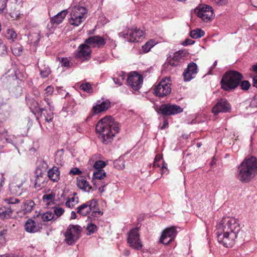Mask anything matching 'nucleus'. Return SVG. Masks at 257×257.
Here are the masks:
<instances>
[{"instance_id": "1", "label": "nucleus", "mask_w": 257, "mask_h": 257, "mask_svg": "<svg viewBox=\"0 0 257 257\" xmlns=\"http://www.w3.org/2000/svg\"><path fill=\"white\" fill-rule=\"evenodd\" d=\"M95 130L98 138L104 145L110 144L115 135L119 132L118 124L111 116H105L99 120L96 124Z\"/></svg>"}, {"instance_id": "2", "label": "nucleus", "mask_w": 257, "mask_h": 257, "mask_svg": "<svg viewBox=\"0 0 257 257\" xmlns=\"http://www.w3.org/2000/svg\"><path fill=\"white\" fill-rule=\"evenodd\" d=\"M257 173V159L251 156L246 158L238 166L235 177L242 183L249 182Z\"/></svg>"}, {"instance_id": "3", "label": "nucleus", "mask_w": 257, "mask_h": 257, "mask_svg": "<svg viewBox=\"0 0 257 257\" xmlns=\"http://www.w3.org/2000/svg\"><path fill=\"white\" fill-rule=\"evenodd\" d=\"M5 76L8 81L10 82L13 81L14 84H16V85L10 88V93L11 95L15 97L21 96L23 91L22 78H25L24 73L20 72L17 65L14 64L7 71Z\"/></svg>"}, {"instance_id": "4", "label": "nucleus", "mask_w": 257, "mask_h": 257, "mask_svg": "<svg viewBox=\"0 0 257 257\" xmlns=\"http://www.w3.org/2000/svg\"><path fill=\"white\" fill-rule=\"evenodd\" d=\"M243 78L242 74L234 70H229L223 75L221 80V88L225 91H230L236 88Z\"/></svg>"}, {"instance_id": "5", "label": "nucleus", "mask_w": 257, "mask_h": 257, "mask_svg": "<svg viewBox=\"0 0 257 257\" xmlns=\"http://www.w3.org/2000/svg\"><path fill=\"white\" fill-rule=\"evenodd\" d=\"M87 13V11L85 7L80 6L74 7L71 10L70 17L69 19V24L78 26L85 19Z\"/></svg>"}, {"instance_id": "6", "label": "nucleus", "mask_w": 257, "mask_h": 257, "mask_svg": "<svg viewBox=\"0 0 257 257\" xmlns=\"http://www.w3.org/2000/svg\"><path fill=\"white\" fill-rule=\"evenodd\" d=\"M218 232L229 231L237 236L240 231L238 223L234 218H225L216 226Z\"/></svg>"}, {"instance_id": "7", "label": "nucleus", "mask_w": 257, "mask_h": 257, "mask_svg": "<svg viewBox=\"0 0 257 257\" xmlns=\"http://www.w3.org/2000/svg\"><path fill=\"white\" fill-rule=\"evenodd\" d=\"M81 229L78 225H69L65 234L66 242L73 245L77 242L81 236Z\"/></svg>"}, {"instance_id": "8", "label": "nucleus", "mask_w": 257, "mask_h": 257, "mask_svg": "<svg viewBox=\"0 0 257 257\" xmlns=\"http://www.w3.org/2000/svg\"><path fill=\"white\" fill-rule=\"evenodd\" d=\"M170 79L163 78L154 88V94L158 97H163L169 94L171 91Z\"/></svg>"}, {"instance_id": "9", "label": "nucleus", "mask_w": 257, "mask_h": 257, "mask_svg": "<svg viewBox=\"0 0 257 257\" xmlns=\"http://www.w3.org/2000/svg\"><path fill=\"white\" fill-rule=\"evenodd\" d=\"M194 13L204 22H209L213 18L212 8L206 5H200L194 9Z\"/></svg>"}, {"instance_id": "10", "label": "nucleus", "mask_w": 257, "mask_h": 257, "mask_svg": "<svg viewBox=\"0 0 257 257\" xmlns=\"http://www.w3.org/2000/svg\"><path fill=\"white\" fill-rule=\"evenodd\" d=\"M127 241L131 248L136 250L142 248L143 245L140 239L138 228H134L130 230L128 233Z\"/></svg>"}, {"instance_id": "11", "label": "nucleus", "mask_w": 257, "mask_h": 257, "mask_svg": "<svg viewBox=\"0 0 257 257\" xmlns=\"http://www.w3.org/2000/svg\"><path fill=\"white\" fill-rule=\"evenodd\" d=\"M217 231V240L226 247H231L234 243L235 239L237 236L233 233L229 231H221L219 233Z\"/></svg>"}, {"instance_id": "12", "label": "nucleus", "mask_w": 257, "mask_h": 257, "mask_svg": "<svg viewBox=\"0 0 257 257\" xmlns=\"http://www.w3.org/2000/svg\"><path fill=\"white\" fill-rule=\"evenodd\" d=\"M183 109L181 106L175 104L167 103L162 104L158 111L159 113L163 115H173L183 112Z\"/></svg>"}, {"instance_id": "13", "label": "nucleus", "mask_w": 257, "mask_h": 257, "mask_svg": "<svg viewBox=\"0 0 257 257\" xmlns=\"http://www.w3.org/2000/svg\"><path fill=\"white\" fill-rule=\"evenodd\" d=\"M143 31L135 28V30L128 29L127 32H122L119 36L126 39L127 42H138L144 38Z\"/></svg>"}, {"instance_id": "14", "label": "nucleus", "mask_w": 257, "mask_h": 257, "mask_svg": "<svg viewBox=\"0 0 257 257\" xmlns=\"http://www.w3.org/2000/svg\"><path fill=\"white\" fill-rule=\"evenodd\" d=\"M27 105L29 107L31 111L35 115L42 114L44 110L47 111L46 107H41L42 102H37L29 94H27L25 97Z\"/></svg>"}, {"instance_id": "15", "label": "nucleus", "mask_w": 257, "mask_h": 257, "mask_svg": "<svg viewBox=\"0 0 257 257\" xmlns=\"http://www.w3.org/2000/svg\"><path fill=\"white\" fill-rule=\"evenodd\" d=\"M143 82L142 76L136 72H132L128 75L127 82L134 90H139L141 87Z\"/></svg>"}, {"instance_id": "16", "label": "nucleus", "mask_w": 257, "mask_h": 257, "mask_svg": "<svg viewBox=\"0 0 257 257\" xmlns=\"http://www.w3.org/2000/svg\"><path fill=\"white\" fill-rule=\"evenodd\" d=\"M177 233L175 226H170L165 229L162 232L160 241L164 244H168L172 242L175 238Z\"/></svg>"}, {"instance_id": "17", "label": "nucleus", "mask_w": 257, "mask_h": 257, "mask_svg": "<svg viewBox=\"0 0 257 257\" xmlns=\"http://www.w3.org/2000/svg\"><path fill=\"white\" fill-rule=\"evenodd\" d=\"M110 107V102L108 99L102 98L97 100L92 108V112L93 115H96L99 113L107 110Z\"/></svg>"}, {"instance_id": "18", "label": "nucleus", "mask_w": 257, "mask_h": 257, "mask_svg": "<svg viewBox=\"0 0 257 257\" xmlns=\"http://www.w3.org/2000/svg\"><path fill=\"white\" fill-rule=\"evenodd\" d=\"M231 110V105L225 98L219 99L212 108V112L216 115L220 112L226 113Z\"/></svg>"}, {"instance_id": "19", "label": "nucleus", "mask_w": 257, "mask_h": 257, "mask_svg": "<svg viewBox=\"0 0 257 257\" xmlns=\"http://www.w3.org/2000/svg\"><path fill=\"white\" fill-rule=\"evenodd\" d=\"M185 53L183 50H179L174 53L173 56L167 58L168 63L171 66H180L185 60Z\"/></svg>"}, {"instance_id": "20", "label": "nucleus", "mask_w": 257, "mask_h": 257, "mask_svg": "<svg viewBox=\"0 0 257 257\" xmlns=\"http://www.w3.org/2000/svg\"><path fill=\"white\" fill-rule=\"evenodd\" d=\"M106 43V39L98 35L90 36L85 41V43L87 45L99 48L103 47Z\"/></svg>"}, {"instance_id": "21", "label": "nucleus", "mask_w": 257, "mask_h": 257, "mask_svg": "<svg viewBox=\"0 0 257 257\" xmlns=\"http://www.w3.org/2000/svg\"><path fill=\"white\" fill-rule=\"evenodd\" d=\"M197 73V66L194 62L188 64L187 68L183 74L184 80L185 81H189L194 78Z\"/></svg>"}, {"instance_id": "22", "label": "nucleus", "mask_w": 257, "mask_h": 257, "mask_svg": "<svg viewBox=\"0 0 257 257\" xmlns=\"http://www.w3.org/2000/svg\"><path fill=\"white\" fill-rule=\"evenodd\" d=\"M91 50L88 45L81 44L78 47V51L76 54L77 58H83L85 60H88L91 57Z\"/></svg>"}, {"instance_id": "23", "label": "nucleus", "mask_w": 257, "mask_h": 257, "mask_svg": "<svg viewBox=\"0 0 257 257\" xmlns=\"http://www.w3.org/2000/svg\"><path fill=\"white\" fill-rule=\"evenodd\" d=\"M44 100L46 101L48 105L44 107H46L47 111L44 110L42 113H43L45 119L47 122H51L53 118L54 106L52 105V102H51L48 98H45Z\"/></svg>"}, {"instance_id": "24", "label": "nucleus", "mask_w": 257, "mask_h": 257, "mask_svg": "<svg viewBox=\"0 0 257 257\" xmlns=\"http://www.w3.org/2000/svg\"><path fill=\"white\" fill-rule=\"evenodd\" d=\"M76 184L79 189L88 192H89L91 191H93L96 190L94 187L92 188L89 185L88 182L86 180L85 178L83 177H77Z\"/></svg>"}, {"instance_id": "25", "label": "nucleus", "mask_w": 257, "mask_h": 257, "mask_svg": "<svg viewBox=\"0 0 257 257\" xmlns=\"http://www.w3.org/2000/svg\"><path fill=\"white\" fill-rule=\"evenodd\" d=\"M106 176V173L104 170H96L93 173L92 182L94 185L95 189L98 185L101 183V180Z\"/></svg>"}, {"instance_id": "26", "label": "nucleus", "mask_w": 257, "mask_h": 257, "mask_svg": "<svg viewBox=\"0 0 257 257\" xmlns=\"http://www.w3.org/2000/svg\"><path fill=\"white\" fill-rule=\"evenodd\" d=\"M13 214L12 208L9 204L0 206V219H7L10 218Z\"/></svg>"}, {"instance_id": "27", "label": "nucleus", "mask_w": 257, "mask_h": 257, "mask_svg": "<svg viewBox=\"0 0 257 257\" xmlns=\"http://www.w3.org/2000/svg\"><path fill=\"white\" fill-rule=\"evenodd\" d=\"M67 13L68 11L66 10L61 11L51 19V23L53 26L59 25L62 22Z\"/></svg>"}, {"instance_id": "28", "label": "nucleus", "mask_w": 257, "mask_h": 257, "mask_svg": "<svg viewBox=\"0 0 257 257\" xmlns=\"http://www.w3.org/2000/svg\"><path fill=\"white\" fill-rule=\"evenodd\" d=\"M38 64L41 76L43 78L47 77L51 73L49 67L46 64L44 61H39Z\"/></svg>"}, {"instance_id": "29", "label": "nucleus", "mask_w": 257, "mask_h": 257, "mask_svg": "<svg viewBox=\"0 0 257 257\" xmlns=\"http://www.w3.org/2000/svg\"><path fill=\"white\" fill-rule=\"evenodd\" d=\"M60 171L57 167H53L47 172L48 177L54 182H57L60 179Z\"/></svg>"}, {"instance_id": "30", "label": "nucleus", "mask_w": 257, "mask_h": 257, "mask_svg": "<svg viewBox=\"0 0 257 257\" xmlns=\"http://www.w3.org/2000/svg\"><path fill=\"white\" fill-rule=\"evenodd\" d=\"M10 191L11 193L15 195H21L23 190V183L17 184L13 182L10 184Z\"/></svg>"}, {"instance_id": "31", "label": "nucleus", "mask_w": 257, "mask_h": 257, "mask_svg": "<svg viewBox=\"0 0 257 257\" xmlns=\"http://www.w3.org/2000/svg\"><path fill=\"white\" fill-rule=\"evenodd\" d=\"M25 228L27 232L34 233L39 231L38 227L36 225V222L32 219L27 220L25 225Z\"/></svg>"}, {"instance_id": "32", "label": "nucleus", "mask_w": 257, "mask_h": 257, "mask_svg": "<svg viewBox=\"0 0 257 257\" xmlns=\"http://www.w3.org/2000/svg\"><path fill=\"white\" fill-rule=\"evenodd\" d=\"M91 211L92 210L86 203L80 205L77 208V213L84 216L89 214Z\"/></svg>"}, {"instance_id": "33", "label": "nucleus", "mask_w": 257, "mask_h": 257, "mask_svg": "<svg viewBox=\"0 0 257 257\" xmlns=\"http://www.w3.org/2000/svg\"><path fill=\"white\" fill-rule=\"evenodd\" d=\"M205 35L204 31L201 29L197 28L194 30H192L190 32V36L194 39H199L203 37Z\"/></svg>"}, {"instance_id": "34", "label": "nucleus", "mask_w": 257, "mask_h": 257, "mask_svg": "<svg viewBox=\"0 0 257 257\" xmlns=\"http://www.w3.org/2000/svg\"><path fill=\"white\" fill-rule=\"evenodd\" d=\"M40 173L38 172V171H36V178L35 180V187L39 188L41 187V184L44 183V174L42 173L41 170H39Z\"/></svg>"}, {"instance_id": "35", "label": "nucleus", "mask_w": 257, "mask_h": 257, "mask_svg": "<svg viewBox=\"0 0 257 257\" xmlns=\"http://www.w3.org/2000/svg\"><path fill=\"white\" fill-rule=\"evenodd\" d=\"M35 203L33 200H26L24 203V206L23 207V210L25 212V213H29L31 212L33 207L35 206Z\"/></svg>"}, {"instance_id": "36", "label": "nucleus", "mask_w": 257, "mask_h": 257, "mask_svg": "<svg viewBox=\"0 0 257 257\" xmlns=\"http://www.w3.org/2000/svg\"><path fill=\"white\" fill-rule=\"evenodd\" d=\"M6 38L11 42H14L16 39L17 35L16 32L13 29H8L5 34Z\"/></svg>"}, {"instance_id": "37", "label": "nucleus", "mask_w": 257, "mask_h": 257, "mask_svg": "<svg viewBox=\"0 0 257 257\" xmlns=\"http://www.w3.org/2000/svg\"><path fill=\"white\" fill-rule=\"evenodd\" d=\"M11 49L14 55L19 56L23 51V47L19 44H16L12 46Z\"/></svg>"}, {"instance_id": "38", "label": "nucleus", "mask_w": 257, "mask_h": 257, "mask_svg": "<svg viewBox=\"0 0 257 257\" xmlns=\"http://www.w3.org/2000/svg\"><path fill=\"white\" fill-rule=\"evenodd\" d=\"M80 88L87 93H91L93 91L92 88L90 83L85 82L80 85Z\"/></svg>"}, {"instance_id": "39", "label": "nucleus", "mask_w": 257, "mask_h": 257, "mask_svg": "<svg viewBox=\"0 0 257 257\" xmlns=\"http://www.w3.org/2000/svg\"><path fill=\"white\" fill-rule=\"evenodd\" d=\"M125 73L123 72H121V74H119L117 77H114L113 80L115 84H118V85H121L125 78Z\"/></svg>"}, {"instance_id": "40", "label": "nucleus", "mask_w": 257, "mask_h": 257, "mask_svg": "<svg viewBox=\"0 0 257 257\" xmlns=\"http://www.w3.org/2000/svg\"><path fill=\"white\" fill-rule=\"evenodd\" d=\"M8 0H0V14L6 15L7 13V3Z\"/></svg>"}, {"instance_id": "41", "label": "nucleus", "mask_w": 257, "mask_h": 257, "mask_svg": "<svg viewBox=\"0 0 257 257\" xmlns=\"http://www.w3.org/2000/svg\"><path fill=\"white\" fill-rule=\"evenodd\" d=\"M114 166L117 169H123L124 168V162L123 159L119 158L113 162Z\"/></svg>"}, {"instance_id": "42", "label": "nucleus", "mask_w": 257, "mask_h": 257, "mask_svg": "<svg viewBox=\"0 0 257 257\" xmlns=\"http://www.w3.org/2000/svg\"><path fill=\"white\" fill-rule=\"evenodd\" d=\"M54 217V213L50 212H47L42 215L41 218L44 221H48L52 220Z\"/></svg>"}, {"instance_id": "43", "label": "nucleus", "mask_w": 257, "mask_h": 257, "mask_svg": "<svg viewBox=\"0 0 257 257\" xmlns=\"http://www.w3.org/2000/svg\"><path fill=\"white\" fill-rule=\"evenodd\" d=\"M106 166V163L101 160H98L95 162L93 167L97 170H103L102 169Z\"/></svg>"}, {"instance_id": "44", "label": "nucleus", "mask_w": 257, "mask_h": 257, "mask_svg": "<svg viewBox=\"0 0 257 257\" xmlns=\"http://www.w3.org/2000/svg\"><path fill=\"white\" fill-rule=\"evenodd\" d=\"M8 54V48L6 45L1 40L0 41V56H5Z\"/></svg>"}, {"instance_id": "45", "label": "nucleus", "mask_w": 257, "mask_h": 257, "mask_svg": "<svg viewBox=\"0 0 257 257\" xmlns=\"http://www.w3.org/2000/svg\"><path fill=\"white\" fill-rule=\"evenodd\" d=\"M86 229L88 232V234L90 235L91 234L94 233L95 232L97 229V226L93 223H89L87 225Z\"/></svg>"}, {"instance_id": "46", "label": "nucleus", "mask_w": 257, "mask_h": 257, "mask_svg": "<svg viewBox=\"0 0 257 257\" xmlns=\"http://www.w3.org/2000/svg\"><path fill=\"white\" fill-rule=\"evenodd\" d=\"M86 204L88 205L91 210L95 209L96 205H97V200L95 199H92L91 200L87 201Z\"/></svg>"}, {"instance_id": "47", "label": "nucleus", "mask_w": 257, "mask_h": 257, "mask_svg": "<svg viewBox=\"0 0 257 257\" xmlns=\"http://www.w3.org/2000/svg\"><path fill=\"white\" fill-rule=\"evenodd\" d=\"M54 212L57 217H60L64 212V209L59 206H55L53 208Z\"/></svg>"}, {"instance_id": "48", "label": "nucleus", "mask_w": 257, "mask_h": 257, "mask_svg": "<svg viewBox=\"0 0 257 257\" xmlns=\"http://www.w3.org/2000/svg\"><path fill=\"white\" fill-rule=\"evenodd\" d=\"M154 46L153 43L150 42H147L145 45L142 46V50L144 52H148L151 48Z\"/></svg>"}, {"instance_id": "49", "label": "nucleus", "mask_w": 257, "mask_h": 257, "mask_svg": "<svg viewBox=\"0 0 257 257\" xmlns=\"http://www.w3.org/2000/svg\"><path fill=\"white\" fill-rule=\"evenodd\" d=\"M240 84L241 89L243 90H247L250 86V84L247 80H243Z\"/></svg>"}, {"instance_id": "50", "label": "nucleus", "mask_w": 257, "mask_h": 257, "mask_svg": "<svg viewBox=\"0 0 257 257\" xmlns=\"http://www.w3.org/2000/svg\"><path fill=\"white\" fill-rule=\"evenodd\" d=\"M91 211L92 213L91 216H90V218L91 220L92 218L99 217L103 214L102 212L100 211H96L95 209L92 210Z\"/></svg>"}, {"instance_id": "51", "label": "nucleus", "mask_w": 257, "mask_h": 257, "mask_svg": "<svg viewBox=\"0 0 257 257\" xmlns=\"http://www.w3.org/2000/svg\"><path fill=\"white\" fill-rule=\"evenodd\" d=\"M61 66L65 67H68L70 65V61L67 58H62L60 60Z\"/></svg>"}, {"instance_id": "52", "label": "nucleus", "mask_w": 257, "mask_h": 257, "mask_svg": "<svg viewBox=\"0 0 257 257\" xmlns=\"http://www.w3.org/2000/svg\"><path fill=\"white\" fill-rule=\"evenodd\" d=\"M249 106L252 108L257 107V93L254 96L250 102Z\"/></svg>"}, {"instance_id": "53", "label": "nucleus", "mask_w": 257, "mask_h": 257, "mask_svg": "<svg viewBox=\"0 0 257 257\" xmlns=\"http://www.w3.org/2000/svg\"><path fill=\"white\" fill-rule=\"evenodd\" d=\"M82 173L81 171H80L78 168H73L69 171L70 175H79Z\"/></svg>"}, {"instance_id": "54", "label": "nucleus", "mask_w": 257, "mask_h": 257, "mask_svg": "<svg viewBox=\"0 0 257 257\" xmlns=\"http://www.w3.org/2000/svg\"><path fill=\"white\" fill-rule=\"evenodd\" d=\"M54 197H55V195L53 193L45 194L43 196V200L44 201L50 200L52 198H53Z\"/></svg>"}, {"instance_id": "55", "label": "nucleus", "mask_w": 257, "mask_h": 257, "mask_svg": "<svg viewBox=\"0 0 257 257\" xmlns=\"http://www.w3.org/2000/svg\"><path fill=\"white\" fill-rule=\"evenodd\" d=\"M10 15L11 18L14 19H17L19 17L20 13L19 11L14 10L13 12H10Z\"/></svg>"}, {"instance_id": "56", "label": "nucleus", "mask_w": 257, "mask_h": 257, "mask_svg": "<svg viewBox=\"0 0 257 257\" xmlns=\"http://www.w3.org/2000/svg\"><path fill=\"white\" fill-rule=\"evenodd\" d=\"M33 37L35 38V40L32 39L35 45H37L40 39V35L39 33H34Z\"/></svg>"}, {"instance_id": "57", "label": "nucleus", "mask_w": 257, "mask_h": 257, "mask_svg": "<svg viewBox=\"0 0 257 257\" xmlns=\"http://www.w3.org/2000/svg\"><path fill=\"white\" fill-rule=\"evenodd\" d=\"M167 164L165 163L164 161L163 162V165L161 168L162 174H167L168 173V170L167 168Z\"/></svg>"}, {"instance_id": "58", "label": "nucleus", "mask_w": 257, "mask_h": 257, "mask_svg": "<svg viewBox=\"0 0 257 257\" xmlns=\"http://www.w3.org/2000/svg\"><path fill=\"white\" fill-rule=\"evenodd\" d=\"M45 91L47 95H51L54 91V88L51 86H48L45 88Z\"/></svg>"}, {"instance_id": "59", "label": "nucleus", "mask_w": 257, "mask_h": 257, "mask_svg": "<svg viewBox=\"0 0 257 257\" xmlns=\"http://www.w3.org/2000/svg\"><path fill=\"white\" fill-rule=\"evenodd\" d=\"M194 43H195L194 41H193L190 39L187 38L183 42L182 44L184 46H188V45H192V44H194Z\"/></svg>"}, {"instance_id": "60", "label": "nucleus", "mask_w": 257, "mask_h": 257, "mask_svg": "<svg viewBox=\"0 0 257 257\" xmlns=\"http://www.w3.org/2000/svg\"><path fill=\"white\" fill-rule=\"evenodd\" d=\"M6 200L8 201V203L10 205H11V204H16L20 202L19 200L17 198H10V199H7Z\"/></svg>"}, {"instance_id": "61", "label": "nucleus", "mask_w": 257, "mask_h": 257, "mask_svg": "<svg viewBox=\"0 0 257 257\" xmlns=\"http://www.w3.org/2000/svg\"><path fill=\"white\" fill-rule=\"evenodd\" d=\"M32 93L35 97H38L40 95V93L36 87H33L32 88Z\"/></svg>"}, {"instance_id": "62", "label": "nucleus", "mask_w": 257, "mask_h": 257, "mask_svg": "<svg viewBox=\"0 0 257 257\" xmlns=\"http://www.w3.org/2000/svg\"><path fill=\"white\" fill-rule=\"evenodd\" d=\"M162 159V156L160 155H157L154 159L153 167H155L157 164V162H159Z\"/></svg>"}, {"instance_id": "63", "label": "nucleus", "mask_w": 257, "mask_h": 257, "mask_svg": "<svg viewBox=\"0 0 257 257\" xmlns=\"http://www.w3.org/2000/svg\"><path fill=\"white\" fill-rule=\"evenodd\" d=\"M214 2L220 6H222L225 5L227 2L228 0H214Z\"/></svg>"}, {"instance_id": "64", "label": "nucleus", "mask_w": 257, "mask_h": 257, "mask_svg": "<svg viewBox=\"0 0 257 257\" xmlns=\"http://www.w3.org/2000/svg\"><path fill=\"white\" fill-rule=\"evenodd\" d=\"M0 257H21L20 255L13 254V253H7L5 254L2 255H0Z\"/></svg>"}]
</instances>
